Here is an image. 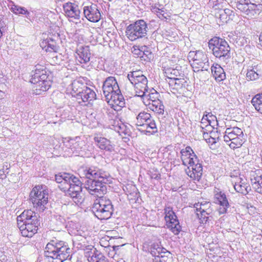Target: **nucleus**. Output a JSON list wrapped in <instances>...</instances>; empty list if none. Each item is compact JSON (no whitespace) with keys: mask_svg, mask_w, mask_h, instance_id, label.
<instances>
[{"mask_svg":"<svg viewBox=\"0 0 262 262\" xmlns=\"http://www.w3.org/2000/svg\"><path fill=\"white\" fill-rule=\"evenodd\" d=\"M55 181L59 184V188L65 192L76 204H81L83 201L81 195L82 183L79 179L68 173H59L55 176Z\"/></svg>","mask_w":262,"mask_h":262,"instance_id":"1","label":"nucleus"},{"mask_svg":"<svg viewBox=\"0 0 262 262\" xmlns=\"http://www.w3.org/2000/svg\"><path fill=\"white\" fill-rule=\"evenodd\" d=\"M71 252L65 242L53 239L46 245L44 253L49 262H63L71 256Z\"/></svg>","mask_w":262,"mask_h":262,"instance_id":"2","label":"nucleus"},{"mask_svg":"<svg viewBox=\"0 0 262 262\" xmlns=\"http://www.w3.org/2000/svg\"><path fill=\"white\" fill-rule=\"evenodd\" d=\"M17 226L22 236L31 237L37 232L40 224L38 215L31 210L24 211L17 217Z\"/></svg>","mask_w":262,"mask_h":262,"instance_id":"3","label":"nucleus"},{"mask_svg":"<svg viewBox=\"0 0 262 262\" xmlns=\"http://www.w3.org/2000/svg\"><path fill=\"white\" fill-rule=\"evenodd\" d=\"M208 47L213 55L221 62L227 63L230 59L231 48L225 39L213 37L209 40Z\"/></svg>","mask_w":262,"mask_h":262,"instance_id":"4","label":"nucleus"},{"mask_svg":"<svg viewBox=\"0 0 262 262\" xmlns=\"http://www.w3.org/2000/svg\"><path fill=\"white\" fill-rule=\"evenodd\" d=\"M92 211L98 219L107 220L112 215L114 207L110 200L99 196L95 200Z\"/></svg>","mask_w":262,"mask_h":262,"instance_id":"5","label":"nucleus"},{"mask_svg":"<svg viewBox=\"0 0 262 262\" xmlns=\"http://www.w3.org/2000/svg\"><path fill=\"white\" fill-rule=\"evenodd\" d=\"M136 125L138 129L145 134L151 135L158 132L155 121L151 118L150 114L145 112H141L136 117Z\"/></svg>","mask_w":262,"mask_h":262,"instance_id":"6","label":"nucleus"},{"mask_svg":"<svg viewBox=\"0 0 262 262\" xmlns=\"http://www.w3.org/2000/svg\"><path fill=\"white\" fill-rule=\"evenodd\" d=\"M127 78L134 86L136 95L138 97L145 95V93L148 89L147 78L142 74L141 71H136L129 72Z\"/></svg>","mask_w":262,"mask_h":262,"instance_id":"7","label":"nucleus"},{"mask_svg":"<svg viewBox=\"0 0 262 262\" xmlns=\"http://www.w3.org/2000/svg\"><path fill=\"white\" fill-rule=\"evenodd\" d=\"M148 31L147 24L143 19L137 20L128 25L125 30V35L130 41L145 37Z\"/></svg>","mask_w":262,"mask_h":262,"instance_id":"8","label":"nucleus"},{"mask_svg":"<svg viewBox=\"0 0 262 262\" xmlns=\"http://www.w3.org/2000/svg\"><path fill=\"white\" fill-rule=\"evenodd\" d=\"M191 66L194 72L207 71L210 67L209 59L206 54L199 50L189 52L188 56Z\"/></svg>","mask_w":262,"mask_h":262,"instance_id":"9","label":"nucleus"},{"mask_svg":"<svg viewBox=\"0 0 262 262\" xmlns=\"http://www.w3.org/2000/svg\"><path fill=\"white\" fill-rule=\"evenodd\" d=\"M105 180L103 178H99L93 180H85L84 183V187L92 195H96L97 196H101V195L106 192L107 188L106 184L110 183L111 178L110 174L106 177Z\"/></svg>","mask_w":262,"mask_h":262,"instance_id":"10","label":"nucleus"},{"mask_svg":"<svg viewBox=\"0 0 262 262\" xmlns=\"http://www.w3.org/2000/svg\"><path fill=\"white\" fill-rule=\"evenodd\" d=\"M30 201L37 210L43 211L48 203V194L41 186H35L30 193Z\"/></svg>","mask_w":262,"mask_h":262,"instance_id":"11","label":"nucleus"},{"mask_svg":"<svg viewBox=\"0 0 262 262\" xmlns=\"http://www.w3.org/2000/svg\"><path fill=\"white\" fill-rule=\"evenodd\" d=\"M79 176L81 178H85L86 180H95L99 178L106 179L108 172L95 166L82 167L79 169ZM105 180V179H104Z\"/></svg>","mask_w":262,"mask_h":262,"instance_id":"12","label":"nucleus"},{"mask_svg":"<svg viewBox=\"0 0 262 262\" xmlns=\"http://www.w3.org/2000/svg\"><path fill=\"white\" fill-rule=\"evenodd\" d=\"M165 214V220L167 228L175 235H178L181 230V226L177 219V217L170 207H166L164 209Z\"/></svg>","mask_w":262,"mask_h":262,"instance_id":"13","label":"nucleus"},{"mask_svg":"<svg viewBox=\"0 0 262 262\" xmlns=\"http://www.w3.org/2000/svg\"><path fill=\"white\" fill-rule=\"evenodd\" d=\"M188 167L185 169V172L191 180L199 181L202 178L203 173V167L199 160L194 163L189 164Z\"/></svg>","mask_w":262,"mask_h":262,"instance_id":"14","label":"nucleus"},{"mask_svg":"<svg viewBox=\"0 0 262 262\" xmlns=\"http://www.w3.org/2000/svg\"><path fill=\"white\" fill-rule=\"evenodd\" d=\"M83 14L88 20L93 23L99 21L101 17L98 6L94 4L84 6L83 8Z\"/></svg>","mask_w":262,"mask_h":262,"instance_id":"15","label":"nucleus"},{"mask_svg":"<svg viewBox=\"0 0 262 262\" xmlns=\"http://www.w3.org/2000/svg\"><path fill=\"white\" fill-rule=\"evenodd\" d=\"M63 9L65 15L74 20H79L80 18L81 11L78 6L73 3L68 2L63 5Z\"/></svg>","mask_w":262,"mask_h":262,"instance_id":"16","label":"nucleus"},{"mask_svg":"<svg viewBox=\"0 0 262 262\" xmlns=\"http://www.w3.org/2000/svg\"><path fill=\"white\" fill-rule=\"evenodd\" d=\"M64 144L67 148L71 150L68 151L69 152L79 154L83 146H85V142L81 140L80 137H77L74 139H70L64 142Z\"/></svg>","mask_w":262,"mask_h":262,"instance_id":"17","label":"nucleus"},{"mask_svg":"<svg viewBox=\"0 0 262 262\" xmlns=\"http://www.w3.org/2000/svg\"><path fill=\"white\" fill-rule=\"evenodd\" d=\"M103 92L104 95H108L113 92H119V86L116 78L113 76H110L106 78L103 84Z\"/></svg>","mask_w":262,"mask_h":262,"instance_id":"18","label":"nucleus"},{"mask_svg":"<svg viewBox=\"0 0 262 262\" xmlns=\"http://www.w3.org/2000/svg\"><path fill=\"white\" fill-rule=\"evenodd\" d=\"M181 160L183 164L187 166L189 164L198 161V158L193 152L190 146H187L186 148L181 150Z\"/></svg>","mask_w":262,"mask_h":262,"instance_id":"19","label":"nucleus"},{"mask_svg":"<svg viewBox=\"0 0 262 262\" xmlns=\"http://www.w3.org/2000/svg\"><path fill=\"white\" fill-rule=\"evenodd\" d=\"M214 198L216 203H217L220 207L219 211L220 214H224L227 212V209L229 208L230 205L225 193L220 191L214 195Z\"/></svg>","mask_w":262,"mask_h":262,"instance_id":"20","label":"nucleus"},{"mask_svg":"<svg viewBox=\"0 0 262 262\" xmlns=\"http://www.w3.org/2000/svg\"><path fill=\"white\" fill-rule=\"evenodd\" d=\"M169 84L172 90H176L179 94H185L186 92V86H188V84L186 81L181 77L175 80H170Z\"/></svg>","mask_w":262,"mask_h":262,"instance_id":"21","label":"nucleus"},{"mask_svg":"<svg viewBox=\"0 0 262 262\" xmlns=\"http://www.w3.org/2000/svg\"><path fill=\"white\" fill-rule=\"evenodd\" d=\"M76 53L77 58L80 63L86 64L88 63L91 57V53L89 46H81L77 49Z\"/></svg>","mask_w":262,"mask_h":262,"instance_id":"22","label":"nucleus"},{"mask_svg":"<svg viewBox=\"0 0 262 262\" xmlns=\"http://www.w3.org/2000/svg\"><path fill=\"white\" fill-rule=\"evenodd\" d=\"M47 78V72L44 66L38 65L35 66V69L32 72L30 82L35 84L37 82H39V80H41L40 79Z\"/></svg>","mask_w":262,"mask_h":262,"instance_id":"23","label":"nucleus"},{"mask_svg":"<svg viewBox=\"0 0 262 262\" xmlns=\"http://www.w3.org/2000/svg\"><path fill=\"white\" fill-rule=\"evenodd\" d=\"M151 254L155 257V259H161L165 261L164 258L167 257L170 253L165 248L161 247L158 244H153L151 248Z\"/></svg>","mask_w":262,"mask_h":262,"instance_id":"24","label":"nucleus"},{"mask_svg":"<svg viewBox=\"0 0 262 262\" xmlns=\"http://www.w3.org/2000/svg\"><path fill=\"white\" fill-rule=\"evenodd\" d=\"M261 67L262 65L261 64L249 66L246 74L247 78L250 80H255L257 79L260 76H261Z\"/></svg>","mask_w":262,"mask_h":262,"instance_id":"25","label":"nucleus"},{"mask_svg":"<svg viewBox=\"0 0 262 262\" xmlns=\"http://www.w3.org/2000/svg\"><path fill=\"white\" fill-rule=\"evenodd\" d=\"M96 145L101 149L111 151L113 150V147L111 145V141L105 138L97 136L94 138Z\"/></svg>","mask_w":262,"mask_h":262,"instance_id":"26","label":"nucleus"},{"mask_svg":"<svg viewBox=\"0 0 262 262\" xmlns=\"http://www.w3.org/2000/svg\"><path fill=\"white\" fill-rule=\"evenodd\" d=\"M96 97V94L95 92L86 86L77 99H81L83 102H87L88 103H90L92 101L95 100Z\"/></svg>","mask_w":262,"mask_h":262,"instance_id":"27","label":"nucleus"},{"mask_svg":"<svg viewBox=\"0 0 262 262\" xmlns=\"http://www.w3.org/2000/svg\"><path fill=\"white\" fill-rule=\"evenodd\" d=\"M211 72L216 81H222L226 78V74L224 69L218 64L213 65L211 67Z\"/></svg>","mask_w":262,"mask_h":262,"instance_id":"28","label":"nucleus"},{"mask_svg":"<svg viewBox=\"0 0 262 262\" xmlns=\"http://www.w3.org/2000/svg\"><path fill=\"white\" fill-rule=\"evenodd\" d=\"M243 179L241 178H237V180L234 182V188L237 192L246 195L250 190L248 184L243 182Z\"/></svg>","mask_w":262,"mask_h":262,"instance_id":"29","label":"nucleus"},{"mask_svg":"<svg viewBox=\"0 0 262 262\" xmlns=\"http://www.w3.org/2000/svg\"><path fill=\"white\" fill-rule=\"evenodd\" d=\"M148 105L149 108L154 112L159 114H163L164 113V106L159 99L148 102Z\"/></svg>","mask_w":262,"mask_h":262,"instance_id":"30","label":"nucleus"},{"mask_svg":"<svg viewBox=\"0 0 262 262\" xmlns=\"http://www.w3.org/2000/svg\"><path fill=\"white\" fill-rule=\"evenodd\" d=\"M86 86L85 85L80 82L79 81H74L71 84L73 95L77 98Z\"/></svg>","mask_w":262,"mask_h":262,"instance_id":"31","label":"nucleus"},{"mask_svg":"<svg viewBox=\"0 0 262 262\" xmlns=\"http://www.w3.org/2000/svg\"><path fill=\"white\" fill-rule=\"evenodd\" d=\"M219 18L223 23H228L232 20L234 17V13L229 9H225L220 11Z\"/></svg>","mask_w":262,"mask_h":262,"instance_id":"32","label":"nucleus"},{"mask_svg":"<svg viewBox=\"0 0 262 262\" xmlns=\"http://www.w3.org/2000/svg\"><path fill=\"white\" fill-rule=\"evenodd\" d=\"M250 178L253 188H256L258 186V181L261 180L262 178V171L260 169H256L255 170H251L250 172Z\"/></svg>","mask_w":262,"mask_h":262,"instance_id":"33","label":"nucleus"},{"mask_svg":"<svg viewBox=\"0 0 262 262\" xmlns=\"http://www.w3.org/2000/svg\"><path fill=\"white\" fill-rule=\"evenodd\" d=\"M88 260L89 262H108L106 258L96 249L92 252V255L89 256Z\"/></svg>","mask_w":262,"mask_h":262,"instance_id":"34","label":"nucleus"},{"mask_svg":"<svg viewBox=\"0 0 262 262\" xmlns=\"http://www.w3.org/2000/svg\"><path fill=\"white\" fill-rule=\"evenodd\" d=\"M52 98L54 103L59 107L62 106L66 101L64 94L63 93L58 91L53 92L52 95Z\"/></svg>","mask_w":262,"mask_h":262,"instance_id":"35","label":"nucleus"},{"mask_svg":"<svg viewBox=\"0 0 262 262\" xmlns=\"http://www.w3.org/2000/svg\"><path fill=\"white\" fill-rule=\"evenodd\" d=\"M39 80V82H37L35 84H36V90H40L43 92H45L48 90L51 86L52 82L47 76V78H42Z\"/></svg>","mask_w":262,"mask_h":262,"instance_id":"36","label":"nucleus"},{"mask_svg":"<svg viewBox=\"0 0 262 262\" xmlns=\"http://www.w3.org/2000/svg\"><path fill=\"white\" fill-rule=\"evenodd\" d=\"M41 46L42 48H46V51L56 52L57 50L55 40L51 38L43 40L41 43Z\"/></svg>","mask_w":262,"mask_h":262,"instance_id":"37","label":"nucleus"},{"mask_svg":"<svg viewBox=\"0 0 262 262\" xmlns=\"http://www.w3.org/2000/svg\"><path fill=\"white\" fill-rule=\"evenodd\" d=\"M114 124L113 125V129L120 135H129L130 131L126 126L122 123H119L118 121H114Z\"/></svg>","mask_w":262,"mask_h":262,"instance_id":"38","label":"nucleus"},{"mask_svg":"<svg viewBox=\"0 0 262 262\" xmlns=\"http://www.w3.org/2000/svg\"><path fill=\"white\" fill-rule=\"evenodd\" d=\"M251 103L255 109L262 114V94L256 95L252 99Z\"/></svg>","mask_w":262,"mask_h":262,"instance_id":"39","label":"nucleus"},{"mask_svg":"<svg viewBox=\"0 0 262 262\" xmlns=\"http://www.w3.org/2000/svg\"><path fill=\"white\" fill-rule=\"evenodd\" d=\"M166 76L170 80H175L182 77L181 75V73L176 69H167L166 70L165 72Z\"/></svg>","mask_w":262,"mask_h":262,"instance_id":"40","label":"nucleus"},{"mask_svg":"<svg viewBox=\"0 0 262 262\" xmlns=\"http://www.w3.org/2000/svg\"><path fill=\"white\" fill-rule=\"evenodd\" d=\"M211 204L209 202H205V203H198L194 205V207L195 208L196 212H202L206 211L207 212H212V209L210 208Z\"/></svg>","mask_w":262,"mask_h":262,"instance_id":"41","label":"nucleus"},{"mask_svg":"<svg viewBox=\"0 0 262 262\" xmlns=\"http://www.w3.org/2000/svg\"><path fill=\"white\" fill-rule=\"evenodd\" d=\"M225 133L229 135L230 139L234 138L236 136L243 137L244 136L242 130L237 127L228 128L226 129Z\"/></svg>","mask_w":262,"mask_h":262,"instance_id":"42","label":"nucleus"},{"mask_svg":"<svg viewBox=\"0 0 262 262\" xmlns=\"http://www.w3.org/2000/svg\"><path fill=\"white\" fill-rule=\"evenodd\" d=\"M151 11L152 12L156 14L161 19H167V16H168L166 15V13L165 12L164 9L158 8L155 6L151 7Z\"/></svg>","mask_w":262,"mask_h":262,"instance_id":"43","label":"nucleus"},{"mask_svg":"<svg viewBox=\"0 0 262 262\" xmlns=\"http://www.w3.org/2000/svg\"><path fill=\"white\" fill-rule=\"evenodd\" d=\"M243 142V137L236 136L234 138L231 139V143L229 145L231 148L234 149L242 146Z\"/></svg>","mask_w":262,"mask_h":262,"instance_id":"44","label":"nucleus"},{"mask_svg":"<svg viewBox=\"0 0 262 262\" xmlns=\"http://www.w3.org/2000/svg\"><path fill=\"white\" fill-rule=\"evenodd\" d=\"M148 89L147 92L145 93V95H143L142 98H146L149 102H151L152 100H156L159 99L160 96L159 94L156 92L155 90H153L154 92L150 93L148 92Z\"/></svg>","mask_w":262,"mask_h":262,"instance_id":"45","label":"nucleus"},{"mask_svg":"<svg viewBox=\"0 0 262 262\" xmlns=\"http://www.w3.org/2000/svg\"><path fill=\"white\" fill-rule=\"evenodd\" d=\"M249 9H248V12H246V14L250 16H253L255 14L258 13L259 9H258V6L256 4L251 3L249 1L248 4Z\"/></svg>","mask_w":262,"mask_h":262,"instance_id":"46","label":"nucleus"},{"mask_svg":"<svg viewBox=\"0 0 262 262\" xmlns=\"http://www.w3.org/2000/svg\"><path fill=\"white\" fill-rule=\"evenodd\" d=\"M147 47L145 46H141V47L135 46L133 47L132 53L138 57H143L145 49H147Z\"/></svg>","mask_w":262,"mask_h":262,"instance_id":"47","label":"nucleus"},{"mask_svg":"<svg viewBox=\"0 0 262 262\" xmlns=\"http://www.w3.org/2000/svg\"><path fill=\"white\" fill-rule=\"evenodd\" d=\"M56 220V225L57 226V229L61 230L63 227H65L66 219L64 217L60 215H56L55 216Z\"/></svg>","mask_w":262,"mask_h":262,"instance_id":"48","label":"nucleus"},{"mask_svg":"<svg viewBox=\"0 0 262 262\" xmlns=\"http://www.w3.org/2000/svg\"><path fill=\"white\" fill-rule=\"evenodd\" d=\"M119 93H120V89H119V92H116V93L113 92L108 96L104 95V96L108 103H111V104L114 105L115 104L117 96H119Z\"/></svg>","mask_w":262,"mask_h":262,"instance_id":"49","label":"nucleus"},{"mask_svg":"<svg viewBox=\"0 0 262 262\" xmlns=\"http://www.w3.org/2000/svg\"><path fill=\"white\" fill-rule=\"evenodd\" d=\"M123 245H122L121 246H113L112 247L108 246L106 248V251H108V256L113 258L116 253H117V251L120 247L123 246Z\"/></svg>","mask_w":262,"mask_h":262,"instance_id":"50","label":"nucleus"},{"mask_svg":"<svg viewBox=\"0 0 262 262\" xmlns=\"http://www.w3.org/2000/svg\"><path fill=\"white\" fill-rule=\"evenodd\" d=\"M13 11L16 14H29V12L23 7L14 6L12 8Z\"/></svg>","mask_w":262,"mask_h":262,"instance_id":"51","label":"nucleus"},{"mask_svg":"<svg viewBox=\"0 0 262 262\" xmlns=\"http://www.w3.org/2000/svg\"><path fill=\"white\" fill-rule=\"evenodd\" d=\"M207 115L208 117V123L209 125V127L212 128L213 126L214 125L213 122H217L216 117L210 113H208Z\"/></svg>","mask_w":262,"mask_h":262,"instance_id":"52","label":"nucleus"},{"mask_svg":"<svg viewBox=\"0 0 262 262\" xmlns=\"http://www.w3.org/2000/svg\"><path fill=\"white\" fill-rule=\"evenodd\" d=\"M211 212H207L206 213V211L202 212H196V214L202 222H206L208 220V215H209Z\"/></svg>","mask_w":262,"mask_h":262,"instance_id":"53","label":"nucleus"},{"mask_svg":"<svg viewBox=\"0 0 262 262\" xmlns=\"http://www.w3.org/2000/svg\"><path fill=\"white\" fill-rule=\"evenodd\" d=\"M124 99L121 93H119V96H117L115 102V105H117L120 107H123L124 105Z\"/></svg>","mask_w":262,"mask_h":262,"instance_id":"54","label":"nucleus"},{"mask_svg":"<svg viewBox=\"0 0 262 262\" xmlns=\"http://www.w3.org/2000/svg\"><path fill=\"white\" fill-rule=\"evenodd\" d=\"M236 8L241 11L242 12H243L245 13L246 14V12H248V9H249L248 7V4H236Z\"/></svg>","mask_w":262,"mask_h":262,"instance_id":"55","label":"nucleus"},{"mask_svg":"<svg viewBox=\"0 0 262 262\" xmlns=\"http://www.w3.org/2000/svg\"><path fill=\"white\" fill-rule=\"evenodd\" d=\"M150 177L151 179L158 180L160 179L161 174L159 173L156 171H150Z\"/></svg>","mask_w":262,"mask_h":262,"instance_id":"56","label":"nucleus"},{"mask_svg":"<svg viewBox=\"0 0 262 262\" xmlns=\"http://www.w3.org/2000/svg\"><path fill=\"white\" fill-rule=\"evenodd\" d=\"M201 126L202 128V132L203 133V138L204 139V140H205L207 141L210 137H209L210 133H207L206 132L207 130V129H204L203 126Z\"/></svg>","mask_w":262,"mask_h":262,"instance_id":"57","label":"nucleus"},{"mask_svg":"<svg viewBox=\"0 0 262 262\" xmlns=\"http://www.w3.org/2000/svg\"><path fill=\"white\" fill-rule=\"evenodd\" d=\"M209 136H211L212 137L215 138L217 141L219 140V136L217 132H213V130L210 131Z\"/></svg>","mask_w":262,"mask_h":262,"instance_id":"58","label":"nucleus"},{"mask_svg":"<svg viewBox=\"0 0 262 262\" xmlns=\"http://www.w3.org/2000/svg\"><path fill=\"white\" fill-rule=\"evenodd\" d=\"M208 117L207 114L203 115L202 119L201 122V123L202 124L201 126L205 125L204 124L207 122L208 123Z\"/></svg>","mask_w":262,"mask_h":262,"instance_id":"59","label":"nucleus"},{"mask_svg":"<svg viewBox=\"0 0 262 262\" xmlns=\"http://www.w3.org/2000/svg\"><path fill=\"white\" fill-rule=\"evenodd\" d=\"M250 0H235L236 4H249Z\"/></svg>","mask_w":262,"mask_h":262,"instance_id":"60","label":"nucleus"},{"mask_svg":"<svg viewBox=\"0 0 262 262\" xmlns=\"http://www.w3.org/2000/svg\"><path fill=\"white\" fill-rule=\"evenodd\" d=\"M209 138L206 141L207 143H210L211 144H214L217 142V141L216 140L215 138H213L211 137V136H209Z\"/></svg>","mask_w":262,"mask_h":262,"instance_id":"61","label":"nucleus"},{"mask_svg":"<svg viewBox=\"0 0 262 262\" xmlns=\"http://www.w3.org/2000/svg\"><path fill=\"white\" fill-rule=\"evenodd\" d=\"M144 55L147 56V57L149 59L150 58L151 56V52L148 50V48L147 47V49H145V52L144 53Z\"/></svg>","mask_w":262,"mask_h":262,"instance_id":"62","label":"nucleus"},{"mask_svg":"<svg viewBox=\"0 0 262 262\" xmlns=\"http://www.w3.org/2000/svg\"><path fill=\"white\" fill-rule=\"evenodd\" d=\"M224 140L226 143L231 141V139L229 138V135L226 133H225V135L224 136Z\"/></svg>","mask_w":262,"mask_h":262,"instance_id":"63","label":"nucleus"},{"mask_svg":"<svg viewBox=\"0 0 262 262\" xmlns=\"http://www.w3.org/2000/svg\"><path fill=\"white\" fill-rule=\"evenodd\" d=\"M113 259L116 261V262H120L121 260H123L122 258H120L119 257V255L116 253V254L115 255Z\"/></svg>","mask_w":262,"mask_h":262,"instance_id":"64","label":"nucleus"}]
</instances>
